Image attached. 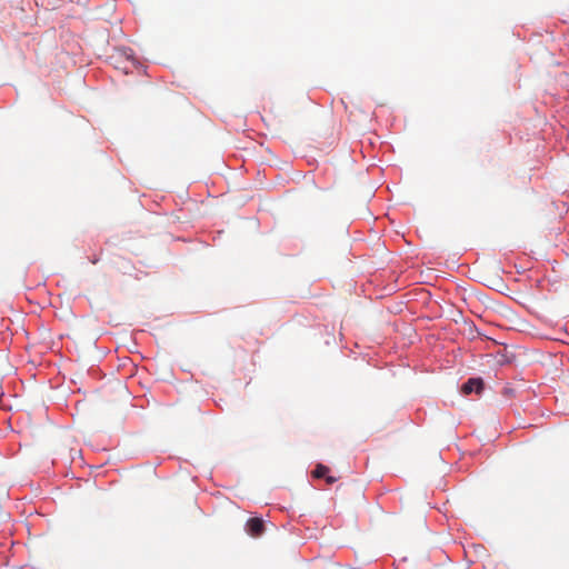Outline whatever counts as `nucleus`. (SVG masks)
I'll return each instance as SVG.
<instances>
[{
    "label": "nucleus",
    "mask_w": 569,
    "mask_h": 569,
    "mask_svg": "<svg viewBox=\"0 0 569 569\" xmlns=\"http://www.w3.org/2000/svg\"><path fill=\"white\" fill-rule=\"evenodd\" d=\"M246 530L251 537H260L264 531V523L260 518H250L246 523Z\"/></svg>",
    "instance_id": "f257e3e1"
},
{
    "label": "nucleus",
    "mask_w": 569,
    "mask_h": 569,
    "mask_svg": "<svg viewBox=\"0 0 569 569\" xmlns=\"http://www.w3.org/2000/svg\"><path fill=\"white\" fill-rule=\"evenodd\" d=\"M483 389V381L480 378H470L461 387L463 395H470L472 392L480 393Z\"/></svg>",
    "instance_id": "f03ea898"
},
{
    "label": "nucleus",
    "mask_w": 569,
    "mask_h": 569,
    "mask_svg": "<svg viewBox=\"0 0 569 569\" xmlns=\"http://www.w3.org/2000/svg\"><path fill=\"white\" fill-rule=\"evenodd\" d=\"M329 468L325 465H318L316 467V469L312 471V476L315 478H322V477H326L327 473L329 472Z\"/></svg>",
    "instance_id": "7ed1b4c3"
},
{
    "label": "nucleus",
    "mask_w": 569,
    "mask_h": 569,
    "mask_svg": "<svg viewBox=\"0 0 569 569\" xmlns=\"http://www.w3.org/2000/svg\"><path fill=\"white\" fill-rule=\"evenodd\" d=\"M326 481L329 483V485H332L337 481V478L332 477V476H326Z\"/></svg>",
    "instance_id": "20e7f679"
}]
</instances>
